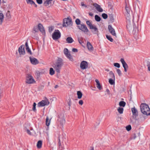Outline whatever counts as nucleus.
<instances>
[{"instance_id": "obj_15", "label": "nucleus", "mask_w": 150, "mask_h": 150, "mask_svg": "<svg viewBox=\"0 0 150 150\" xmlns=\"http://www.w3.org/2000/svg\"><path fill=\"white\" fill-rule=\"evenodd\" d=\"M93 6L95 7L96 10L99 12H102L103 11V9L99 5L96 3H94L93 4Z\"/></svg>"}, {"instance_id": "obj_17", "label": "nucleus", "mask_w": 150, "mask_h": 150, "mask_svg": "<svg viewBox=\"0 0 150 150\" xmlns=\"http://www.w3.org/2000/svg\"><path fill=\"white\" fill-rule=\"evenodd\" d=\"M108 29L111 34L113 35L116 36V34L114 29L112 28L111 25H109Z\"/></svg>"}, {"instance_id": "obj_29", "label": "nucleus", "mask_w": 150, "mask_h": 150, "mask_svg": "<svg viewBox=\"0 0 150 150\" xmlns=\"http://www.w3.org/2000/svg\"><path fill=\"white\" fill-rule=\"evenodd\" d=\"M119 105L120 107H124L126 105V103L124 101H121L119 103Z\"/></svg>"}, {"instance_id": "obj_18", "label": "nucleus", "mask_w": 150, "mask_h": 150, "mask_svg": "<svg viewBox=\"0 0 150 150\" xmlns=\"http://www.w3.org/2000/svg\"><path fill=\"white\" fill-rule=\"evenodd\" d=\"M38 30L42 33L43 34H45V30L42 26V25L40 23H39L38 25Z\"/></svg>"}, {"instance_id": "obj_11", "label": "nucleus", "mask_w": 150, "mask_h": 150, "mask_svg": "<svg viewBox=\"0 0 150 150\" xmlns=\"http://www.w3.org/2000/svg\"><path fill=\"white\" fill-rule=\"evenodd\" d=\"M79 28L85 33L88 31V30L86 26L83 24H80L78 26Z\"/></svg>"}, {"instance_id": "obj_38", "label": "nucleus", "mask_w": 150, "mask_h": 150, "mask_svg": "<svg viewBox=\"0 0 150 150\" xmlns=\"http://www.w3.org/2000/svg\"><path fill=\"white\" fill-rule=\"evenodd\" d=\"M6 16L8 18H10L11 17V15L10 13V11H7L6 13Z\"/></svg>"}, {"instance_id": "obj_25", "label": "nucleus", "mask_w": 150, "mask_h": 150, "mask_svg": "<svg viewBox=\"0 0 150 150\" xmlns=\"http://www.w3.org/2000/svg\"><path fill=\"white\" fill-rule=\"evenodd\" d=\"M42 141L41 140L39 141L37 143V146L38 149L42 147Z\"/></svg>"}, {"instance_id": "obj_49", "label": "nucleus", "mask_w": 150, "mask_h": 150, "mask_svg": "<svg viewBox=\"0 0 150 150\" xmlns=\"http://www.w3.org/2000/svg\"><path fill=\"white\" fill-rule=\"evenodd\" d=\"M54 29L53 27H50L49 28V31L50 32H51Z\"/></svg>"}, {"instance_id": "obj_2", "label": "nucleus", "mask_w": 150, "mask_h": 150, "mask_svg": "<svg viewBox=\"0 0 150 150\" xmlns=\"http://www.w3.org/2000/svg\"><path fill=\"white\" fill-rule=\"evenodd\" d=\"M63 65L62 60L61 59H58L52 65V67L58 73H59L60 70Z\"/></svg>"}, {"instance_id": "obj_14", "label": "nucleus", "mask_w": 150, "mask_h": 150, "mask_svg": "<svg viewBox=\"0 0 150 150\" xmlns=\"http://www.w3.org/2000/svg\"><path fill=\"white\" fill-rule=\"evenodd\" d=\"M91 29V32L93 34H97V35H98V28H97L96 26L93 25L92 27L90 28Z\"/></svg>"}, {"instance_id": "obj_47", "label": "nucleus", "mask_w": 150, "mask_h": 150, "mask_svg": "<svg viewBox=\"0 0 150 150\" xmlns=\"http://www.w3.org/2000/svg\"><path fill=\"white\" fill-rule=\"evenodd\" d=\"M40 74H42L45 73L46 72V71L45 70H42L40 71Z\"/></svg>"}, {"instance_id": "obj_1", "label": "nucleus", "mask_w": 150, "mask_h": 150, "mask_svg": "<svg viewBox=\"0 0 150 150\" xmlns=\"http://www.w3.org/2000/svg\"><path fill=\"white\" fill-rule=\"evenodd\" d=\"M125 9L127 12L126 14L127 28L129 31L132 32L133 34H135L138 33L137 25L134 23L133 17L129 14L130 8L127 5L126 6Z\"/></svg>"}, {"instance_id": "obj_34", "label": "nucleus", "mask_w": 150, "mask_h": 150, "mask_svg": "<svg viewBox=\"0 0 150 150\" xmlns=\"http://www.w3.org/2000/svg\"><path fill=\"white\" fill-rule=\"evenodd\" d=\"M123 108L121 107H119L117 109L118 112L120 114L123 113Z\"/></svg>"}, {"instance_id": "obj_20", "label": "nucleus", "mask_w": 150, "mask_h": 150, "mask_svg": "<svg viewBox=\"0 0 150 150\" xmlns=\"http://www.w3.org/2000/svg\"><path fill=\"white\" fill-rule=\"evenodd\" d=\"M25 49L27 51L28 53L30 54V55H31L32 54V53L31 52V50L29 49L28 45V44L27 42H26L25 43Z\"/></svg>"}, {"instance_id": "obj_8", "label": "nucleus", "mask_w": 150, "mask_h": 150, "mask_svg": "<svg viewBox=\"0 0 150 150\" xmlns=\"http://www.w3.org/2000/svg\"><path fill=\"white\" fill-rule=\"evenodd\" d=\"M64 52L66 56L69 60L72 61H73L72 57L70 54V53L69 52L67 48H65L64 49Z\"/></svg>"}, {"instance_id": "obj_43", "label": "nucleus", "mask_w": 150, "mask_h": 150, "mask_svg": "<svg viewBox=\"0 0 150 150\" xmlns=\"http://www.w3.org/2000/svg\"><path fill=\"white\" fill-rule=\"evenodd\" d=\"M102 16L103 18L104 19H106L108 18V15L107 14L105 13L102 14Z\"/></svg>"}, {"instance_id": "obj_41", "label": "nucleus", "mask_w": 150, "mask_h": 150, "mask_svg": "<svg viewBox=\"0 0 150 150\" xmlns=\"http://www.w3.org/2000/svg\"><path fill=\"white\" fill-rule=\"evenodd\" d=\"M75 22L76 24L77 25H78L81 24H80L81 21L79 19H76V20Z\"/></svg>"}, {"instance_id": "obj_32", "label": "nucleus", "mask_w": 150, "mask_h": 150, "mask_svg": "<svg viewBox=\"0 0 150 150\" xmlns=\"http://www.w3.org/2000/svg\"><path fill=\"white\" fill-rule=\"evenodd\" d=\"M54 71L52 68H50V74L51 75H52L54 74Z\"/></svg>"}, {"instance_id": "obj_55", "label": "nucleus", "mask_w": 150, "mask_h": 150, "mask_svg": "<svg viewBox=\"0 0 150 150\" xmlns=\"http://www.w3.org/2000/svg\"><path fill=\"white\" fill-rule=\"evenodd\" d=\"M147 66L148 67V70L150 71V63H148L147 65Z\"/></svg>"}, {"instance_id": "obj_19", "label": "nucleus", "mask_w": 150, "mask_h": 150, "mask_svg": "<svg viewBox=\"0 0 150 150\" xmlns=\"http://www.w3.org/2000/svg\"><path fill=\"white\" fill-rule=\"evenodd\" d=\"M87 46L88 50L90 51H92L93 50V48L91 44L89 42H87Z\"/></svg>"}, {"instance_id": "obj_52", "label": "nucleus", "mask_w": 150, "mask_h": 150, "mask_svg": "<svg viewBox=\"0 0 150 150\" xmlns=\"http://www.w3.org/2000/svg\"><path fill=\"white\" fill-rule=\"evenodd\" d=\"M79 105H82L83 103V100H80L79 102Z\"/></svg>"}, {"instance_id": "obj_37", "label": "nucleus", "mask_w": 150, "mask_h": 150, "mask_svg": "<svg viewBox=\"0 0 150 150\" xmlns=\"http://www.w3.org/2000/svg\"><path fill=\"white\" fill-rule=\"evenodd\" d=\"M106 37L107 39L111 42H112L113 41V39L110 36L106 35Z\"/></svg>"}, {"instance_id": "obj_44", "label": "nucleus", "mask_w": 150, "mask_h": 150, "mask_svg": "<svg viewBox=\"0 0 150 150\" xmlns=\"http://www.w3.org/2000/svg\"><path fill=\"white\" fill-rule=\"evenodd\" d=\"M114 65L115 67H117L118 68L120 67V65L119 63H115L114 64Z\"/></svg>"}, {"instance_id": "obj_35", "label": "nucleus", "mask_w": 150, "mask_h": 150, "mask_svg": "<svg viewBox=\"0 0 150 150\" xmlns=\"http://www.w3.org/2000/svg\"><path fill=\"white\" fill-rule=\"evenodd\" d=\"M26 1L28 4H30L31 5L35 4V2L34 1L32 0H26Z\"/></svg>"}, {"instance_id": "obj_48", "label": "nucleus", "mask_w": 150, "mask_h": 150, "mask_svg": "<svg viewBox=\"0 0 150 150\" xmlns=\"http://www.w3.org/2000/svg\"><path fill=\"white\" fill-rule=\"evenodd\" d=\"M59 145V148L61 147V148H62V147L61 145V143L60 142V141L59 139V142H58Z\"/></svg>"}, {"instance_id": "obj_57", "label": "nucleus", "mask_w": 150, "mask_h": 150, "mask_svg": "<svg viewBox=\"0 0 150 150\" xmlns=\"http://www.w3.org/2000/svg\"><path fill=\"white\" fill-rule=\"evenodd\" d=\"M135 2L137 4H138L140 3V1H139V0H135Z\"/></svg>"}, {"instance_id": "obj_39", "label": "nucleus", "mask_w": 150, "mask_h": 150, "mask_svg": "<svg viewBox=\"0 0 150 150\" xmlns=\"http://www.w3.org/2000/svg\"><path fill=\"white\" fill-rule=\"evenodd\" d=\"M36 104L35 103H34L33 105V108H32L34 112H35L36 111Z\"/></svg>"}, {"instance_id": "obj_42", "label": "nucleus", "mask_w": 150, "mask_h": 150, "mask_svg": "<svg viewBox=\"0 0 150 150\" xmlns=\"http://www.w3.org/2000/svg\"><path fill=\"white\" fill-rule=\"evenodd\" d=\"M126 128L127 130L129 131L131 129V126L130 125H128L126 127Z\"/></svg>"}, {"instance_id": "obj_22", "label": "nucleus", "mask_w": 150, "mask_h": 150, "mask_svg": "<svg viewBox=\"0 0 150 150\" xmlns=\"http://www.w3.org/2000/svg\"><path fill=\"white\" fill-rule=\"evenodd\" d=\"M120 61L122 64L123 67L125 68H128V66L127 63L125 62L124 59L123 58H121L120 59Z\"/></svg>"}, {"instance_id": "obj_60", "label": "nucleus", "mask_w": 150, "mask_h": 150, "mask_svg": "<svg viewBox=\"0 0 150 150\" xmlns=\"http://www.w3.org/2000/svg\"><path fill=\"white\" fill-rule=\"evenodd\" d=\"M127 68H124V71L125 72H127Z\"/></svg>"}, {"instance_id": "obj_63", "label": "nucleus", "mask_w": 150, "mask_h": 150, "mask_svg": "<svg viewBox=\"0 0 150 150\" xmlns=\"http://www.w3.org/2000/svg\"><path fill=\"white\" fill-rule=\"evenodd\" d=\"M33 5H34L35 6V7H37V5L36 4H35H35H33Z\"/></svg>"}, {"instance_id": "obj_10", "label": "nucleus", "mask_w": 150, "mask_h": 150, "mask_svg": "<svg viewBox=\"0 0 150 150\" xmlns=\"http://www.w3.org/2000/svg\"><path fill=\"white\" fill-rule=\"evenodd\" d=\"M50 102L47 99L45 100H42L38 104V106L39 107H43L45 105H48L49 104Z\"/></svg>"}, {"instance_id": "obj_23", "label": "nucleus", "mask_w": 150, "mask_h": 150, "mask_svg": "<svg viewBox=\"0 0 150 150\" xmlns=\"http://www.w3.org/2000/svg\"><path fill=\"white\" fill-rule=\"evenodd\" d=\"M53 0H46L44 1V4L45 6H48L49 4H51V2Z\"/></svg>"}, {"instance_id": "obj_33", "label": "nucleus", "mask_w": 150, "mask_h": 150, "mask_svg": "<svg viewBox=\"0 0 150 150\" xmlns=\"http://www.w3.org/2000/svg\"><path fill=\"white\" fill-rule=\"evenodd\" d=\"M95 19L97 22L100 21L101 18L98 15H96L95 16Z\"/></svg>"}, {"instance_id": "obj_3", "label": "nucleus", "mask_w": 150, "mask_h": 150, "mask_svg": "<svg viewBox=\"0 0 150 150\" xmlns=\"http://www.w3.org/2000/svg\"><path fill=\"white\" fill-rule=\"evenodd\" d=\"M140 109L144 115H150V109L148 105L146 104H142L140 106Z\"/></svg>"}, {"instance_id": "obj_21", "label": "nucleus", "mask_w": 150, "mask_h": 150, "mask_svg": "<svg viewBox=\"0 0 150 150\" xmlns=\"http://www.w3.org/2000/svg\"><path fill=\"white\" fill-rule=\"evenodd\" d=\"M95 81L96 83L97 87L99 90H101L102 89V87L101 86L99 81L98 79H96L95 80Z\"/></svg>"}, {"instance_id": "obj_7", "label": "nucleus", "mask_w": 150, "mask_h": 150, "mask_svg": "<svg viewBox=\"0 0 150 150\" xmlns=\"http://www.w3.org/2000/svg\"><path fill=\"white\" fill-rule=\"evenodd\" d=\"M61 36V33L58 30H55L52 35V38L54 40L58 39Z\"/></svg>"}, {"instance_id": "obj_9", "label": "nucleus", "mask_w": 150, "mask_h": 150, "mask_svg": "<svg viewBox=\"0 0 150 150\" xmlns=\"http://www.w3.org/2000/svg\"><path fill=\"white\" fill-rule=\"evenodd\" d=\"M35 81L33 77L30 74H28L26 77V82L28 84L34 83Z\"/></svg>"}, {"instance_id": "obj_51", "label": "nucleus", "mask_w": 150, "mask_h": 150, "mask_svg": "<svg viewBox=\"0 0 150 150\" xmlns=\"http://www.w3.org/2000/svg\"><path fill=\"white\" fill-rule=\"evenodd\" d=\"M72 51L74 52H78V50L76 48H73L72 50Z\"/></svg>"}, {"instance_id": "obj_62", "label": "nucleus", "mask_w": 150, "mask_h": 150, "mask_svg": "<svg viewBox=\"0 0 150 150\" xmlns=\"http://www.w3.org/2000/svg\"><path fill=\"white\" fill-rule=\"evenodd\" d=\"M138 136L139 137L140 136V133L139 132L137 133Z\"/></svg>"}, {"instance_id": "obj_36", "label": "nucleus", "mask_w": 150, "mask_h": 150, "mask_svg": "<svg viewBox=\"0 0 150 150\" xmlns=\"http://www.w3.org/2000/svg\"><path fill=\"white\" fill-rule=\"evenodd\" d=\"M87 24L89 26L90 29L94 25H92L89 21H86Z\"/></svg>"}, {"instance_id": "obj_64", "label": "nucleus", "mask_w": 150, "mask_h": 150, "mask_svg": "<svg viewBox=\"0 0 150 150\" xmlns=\"http://www.w3.org/2000/svg\"><path fill=\"white\" fill-rule=\"evenodd\" d=\"M79 43H81V40H79Z\"/></svg>"}, {"instance_id": "obj_56", "label": "nucleus", "mask_w": 150, "mask_h": 150, "mask_svg": "<svg viewBox=\"0 0 150 150\" xmlns=\"http://www.w3.org/2000/svg\"><path fill=\"white\" fill-rule=\"evenodd\" d=\"M68 105L70 106L71 105V99H69V102H68Z\"/></svg>"}, {"instance_id": "obj_53", "label": "nucleus", "mask_w": 150, "mask_h": 150, "mask_svg": "<svg viewBox=\"0 0 150 150\" xmlns=\"http://www.w3.org/2000/svg\"><path fill=\"white\" fill-rule=\"evenodd\" d=\"M26 131L27 133L29 135H31V133L30 132V131L28 129H26Z\"/></svg>"}, {"instance_id": "obj_16", "label": "nucleus", "mask_w": 150, "mask_h": 150, "mask_svg": "<svg viewBox=\"0 0 150 150\" xmlns=\"http://www.w3.org/2000/svg\"><path fill=\"white\" fill-rule=\"evenodd\" d=\"M29 58L30 62L33 64L35 65L38 64L39 62L36 58L31 57H30Z\"/></svg>"}, {"instance_id": "obj_6", "label": "nucleus", "mask_w": 150, "mask_h": 150, "mask_svg": "<svg viewBox=\"0 0 150 150\" xmlns=\"http://www.w3.org/2000/svg\"><path fill=\"white\" fill-rule=\"evenodd\" d=\"M63 26L67 27L72 25V22L71 18H64L63 21Z\"/></svg>"}, {"instance_id": "obj_24", "label": "nucleus", "mask_w": 150, "mask_h": 150, "mask_svg": "<svg viewBox=\"0 0 150 150\" xmlns=\"http://www.w3.org/2000/svg\"><path fill=\"white\" fill-rule=\"evenodd\" d=\"M66 41L68 43H71L74 41V40L71 37H69L67 38Z\"/></svg>"}, {"instance_id": "obj_5", "label": "nucleus", "mask_w": 150, "mask_h": 150, "mask_svg": "<svg viewBox=\"0 0 150 150\" xmlns=\"http://www.w3.org/2000/svg\"><path fill=\"white\" fill-rule=\"evenodd\" d=\"M57 121L60 124L61 126L62 127L65 124V120L64 118V115L63 113H60L58 115V117Z\"/></svg>"}, {"instance_id": "obj_58", "label": "nucleus", "mask_w": 150, "mask_h": 150, "mask_svg": "<svg viewBox=\"0 0 150 150\" xmlns=\"http://www.w3.org/2000/svg\"><path fill=\"white\" fill-rule=\"evenodd\" d=\"M89 15L90 16H93V14L91 13V12H90V13H89Z\"/></svg>"}, {"instance_id": "obj_45", "label": "nucleus", "mask_w": 150, "mask_h": 150, "mask_svg": "<svg viewBox=\"0 0 150 150\" xmlns=\"http://www.w3.org/2000/svg\"><path fill=\"white\" fill-rule=\"evenodd\" d=\"M117 72L119 76H120L121 75L122 73L121 71L119 69H117Z\"/></svg>"}, {"instance_id": "obj_40", "label": "nucleus", "mask_w": 150, "mask_h": 150, "mask_svg": "<svg viewBox=\"0 0 150 150\" xmlns=\"http://www.w3.org/2000/svg\"><path fill=\"white\" fill-rule=\"evenodd\" d=\"M33 31L35 32H37L38 31V27L36 26L34 27L33 29Z\"/></svg>"}, {"instance_id": "obj_30", "label": "nucleus", "mask_w": 150, "mask_h": 150, "mask_svg": "<svg viewBox=\"0 0 150 150\" xmlns=\"http://www.w3.org/2000/svg\"><path fill=\"white\" fill-rule=\"evenodd\" d=\"M109 75L110 77L112 78L111 79H115L114 74L112 71H111L109 72Z\"/></svg>"}, {"instance_id": "obj_61", "label": "nucleus", "mask_w": 150, "mask_h": 150, "mask_svg": "<svg viewBox=\"0 0 150 150\" xmlns=\"http://www.w3.org/2000/svg\"><path fill=\"white\" fill-rule=\"evenodd\" d=\"M58 85H56L55 87H54V88H58Z\"/></svg>"}, {"instance_id": "obj_13", "label": "nucleus", "mask_w": 150, "mask_h": 150, "mask_svg": "<svg viewBox=\"0 0 150 150\" xmlns=\"http://www.w3.org/2000/svg\"><path fill=\"white\" fill-rule=\"evenodd\" d=\"M88 67V62L84 61H82L81 63L80 67L82 69H87Z\"/></svg>"}, {"instance_id": "obj_46", "label": "nucleus", "mask_w": 150, "mask_h": 150, "mask_svg": "<svg viewBox=\"0 0 150 150\" xmlns=\"http://www.w3.org/2000/svg\"><path fill=\"white\" fill-rule=\"evenodd\" d=\"M35 74L36 76H39L40 75V71H36L35 72Z\"/></svg>"}, {"instance_id": "obj_50", "label": "nucleus", "mask_w": 150, "mask_h": 150, "mask_svg": "<svg viewBox=\"0 0 150 150\" xmlns=\"http://www.w3.org/2000/svg\"><path fill=\"white\" fill-rule=\"evenodd\" d=\"M37 3L39 4H41L42 3V0H36Z\"/></svg>"}, {"instance_id": "obj_4", "label": "nucleus", "mask_w": 150, "mask_h": 150, "mask_svg": "<svg viewBox=\"0 0 150 150\" xmlns=\"http://www.w3.org/2000/svg\"><path fill=\"white\" fill-rule=\"evenodd\" d=\"M131 110L133 116L130 119L131 122L133 124H136L137 121L136 117L138 115V112L137 109L134 107L132 108Z\"/></svg>"}, {"instance_id": "obj_31", "label": "nucleus", "mask_w": 150, "mask_h": 150, "mask_svg": "<svg viewBox=\"0 0 150 150\" xmlns=\"http://www.w3.org/2000/svg\"><path fill=\"white\" fill-rule=\"evenodd\" d=\"M50 120L49 119L48 117L47 116L46 119V125L48 126L50 124Z\"/></svg>"}, {"instance_id": "obj_54", "label": "nucleus", "mask_w": 150, "mask_h": 150, "mask_svg": "<svg viewBox=\"0 0 150 150\" xmlns=\"http://www.w3.org/2000/svg\"><path fill=\"white\" fill-rule=\"evenodd\" d=\"M81 6H84L86 8L87 7V6L83 2H81Z\"/></svg>"}, {"instance_id": "obj_26", "label": "nucleus", "mask_w": 150, "mask_h": 150, "mask_svg": "<svg viewBox=\"0 0 150 150\" xmlns=\"http://www.w3.org/2000/svg\"><path fill=\"white\" fill-rule=\"evenodd\" d=\"M4 20V15L1 13H0V25L2 24Z\"/></svg>"}, {"instance_id": "obj_12", "label": "nucleus", "mask_w": 150, "mask_h": 150, "mask_svg": "<svg viewBox=\"0 0 150 150\" xmlns=\"http://www.w3.org/2000/svg\"><path fill=\"white\" fill-rule=\"evenodd\" d=\"M25 46L22 45L20 46L18 48V51L20 55H24L25 54Z\"/></svg>"}, {"instance_id": "obj_59", "label": "nucleus", "mask_w": 150, "mask_h": 150, "mask_svg": "<svg viewBox=\"0 0 150 150\" xmlns=\"http://www.w3.org/2000/svg\"><path fill=\"white\" fill-rule=\"evenodd\" d=\"M106 91L108 93V94H110V91H109V90L108 89H107L106 90Z\"/></svg>"}, {"instance_id": "obj_27", "label": "nucleus", "mask_w": 150, "mask_h": 150, "mask_svg": "<svg viewBox=\"0 0 150 150\" xmlns=\"http://www.w3.org/2000/svg\"><path fill=\"white\" fill-rule=\"evenodd\" d=\"M115 79H109V82L111 85H114L115 83Z\"/></svg>"}, {"instance_id": "obj_28", "label": "nucleus", "mask_w": 150, "mask_h": 150, "mask_svg": "<svg viewBox=\"0 0 150 150\" xmlns=\"http://www.w3.org/2000/svg\"><path fill=\"white\" fill-rule=\"evenodd\" d=\"M77 95L78 96V98L80 99L82 98V93L81 91H78L77 92Z\"/></svg>"}]
</instances>
